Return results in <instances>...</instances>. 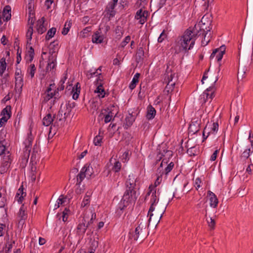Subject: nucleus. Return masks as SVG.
<instances>
[{"mask_svg": "<svg viewBox=\"0 0 253 253\" xmlns=\"http://www.w3.org/2000/svg\"><path fill=\"white\" fill-rule=\"evenodd\" d=\"M204 32V28L201 29V24L199 23L193 28H189L185 31L182 36L176 40L173 46L175 52L179 53L182 51L186 52L193 48L197 37Z\"/></svg>", "mask_w": 253, "mask_h": 253, "instance_id": "obj_1", "label": "nucleus"}, {"mask_svg": "<svg viewBox=\"0 0 253 253\" xmlns=\"http://www.w3.org/2000/svg\"><path fill=\"white\" fill-rule=\"evenodd\" d=\"M136 178L133 174H129L126 181V190L119 204V208L123 210L129 203H134L137 199L136 186Z\"/></svg>", "mask_w": 253, "mask_h": 253, "instance_id": "obj_2", "label": "nucleus"}, {"mask_svg": "<svg viewBox=\"0 0 253 253\" xmlns=\"http://www.w3.org/2000/svg\"><path fill=\"white\" fill-rule=\"evenodd\" d=\"M4 136H5V132L1 131L0 134V156H2V160L0 171L1 174L6 172L9 169L12 161L7 143L4 139Z\"/></svg>", "mask_w": 253, "mask_h": 253, "instance_id": "obj_3", "label": "nucleus"}, {"mask_svg": "<svg viewBox=\"0 0 253 253\" xmlns=\"http://www.w3.org/2000/svg\"><path fill=\"white\" fill-rule=\"evenodd\" d=\"M172 155L171 151L165 150H164L163 152H161L157 155V161H160L162 160L160 166L157 170V173L160 174V176H162L164 174L167 175L173 169L174 164L172 162H170L167 165L169 159L171 157Z\"/></svg>", "mask_w": 253, "mask_h": 253, "instance_id": "obj_4", "label": "nucleus"}, {"mask_svg": "<svg viewBox=\"0 0 253 253\" xmlns=\"http://www.w3.org/2000/svg\"><path fill=\"white\" fill-rule=\"evenodd\" d=\"M101 66H100L96 70H91L89 73L87 74L88 78H92L93 77H97L96 79V85H97L96 89L95 90L94 92L98 94V96L100 98H103L105 95V92L101 83L102 76H101Z\"/></svg>", "mask_w": 253, "mask_h": 253, "instance_id": "obj_5", "label": "nucleus"}, {"mask_svg": "<svg viewBox=\"0 0 253 253\" xmlns=\"http://www.w3.org/2000/svg\"><path fill=\"white\" fill-rule=\"evenodd\" d=\"M166 209V207L165 206L150 207L148 212V215L149 216L148 222L150 223L152 220L159 222Z\"/></svg>", "mask_w": 253, "mask_h": 253, "instance_id": "obj_6", "label": "nucleus"}, {"mask_svg": "<svg viewBox=\"0 0 253 253\" xmlns=\"http://www.w3.org/2000/svg\"><path fill=\"white\" fill-rule=\"evenodd\" d=\"M177 80V76L171 69L168 67L165 77V82L167 84L166 88L172 90Z\"/></svg>", "mask_w": 253, "mask_h": 253, "instance_id": "obj_7", "label": "nucleus"}, {"mask_svg": "<svg viewBox=\"0 0 253 253\" xmlns=\"http://www.w3.org/2000/svg\"><path fill=\"white\" fill-rule=\"evenodd\" d=\"M146 224L141 222L134 230H131L129 233V238L136 241L140 237H144L146 228Z\"/></svg>", "mask_w": 253, "mask_h": 253, "instance_id": "obj_8", "label": "nucleus"}, {"mask_svg": "<svg viewBox=\"0 0 253 253\" xmlns=\"http://www.w3.org/2000/svg\"><path fill=\"white\" fill-rule=\"evenodd\" d=\"M114 107L102 110L98 116L99 120L104 119L105 123L110 122L116 116V113L114 112Z\"/></svg>", "mask_w": 253, "mask_h": 253, "instance_id": "obj_9", "label": "nucleus"}, {"mask_svg": "<svg viewBox=\"0 0 253 253\" xmlns=\"http://www.w3.org/2000/svg\"><path fill=\"white\" fill-rule=\"evenodd\" d=\"M150 196V207L161 206L160 204H158L159 202V194L157 192V189L155 186L150 185L149 187V191L146 196V198L148 196Z\"/></svg>", "mask_w": 253, "mask_h": 253, "instance_id": "obj_10", "label": "nucleus"}, {"mask_svg": "<svg viewBox=\"0 0 253 253\" xmlns=\"http://www.w3.org/2000/svg\"><path fill=\"white\" fill-rule=\"evenodd\" d=\"M215 88L214 86H210L204 92L200 95V101L203 105L207 102L211 103L213 98L214 97V92Z\"/></svg>", "mask_w": 253, "mask_h": 253, "instance_id": "obj_11", "label": "nucleus"}, {"mask_svg": "<svg viewBox=\"0 0 253 253\" xmlns=\"http://www.w3.org/2000/svg\"><path fill=\"white\" fill-rule=\"evenodd\" d=\"M57 94H58V91L55 87V84H50L42 95L43 101L46 103L52 98L55 99Z\"/></svg>", "mask_w": 253, "mask_h": 253, "instance_id": "obj_12", "label": "nucleus"}, {"mask_svg": "<svg viewBox=\"0 0 253 253\" xmlns=\"http://www.w3.org/2000/svg\"><path fill=\"white\" fill-rule=\"evenodd\" d=\"M23 86V75L20 69H16L15 73V89L18 93H20Z\"/></svg>", "mask_w": 253, "mask_h": 253, "instance_id": "obj_13", "label": "nucleus"}, {"mask_svg": "<svg viewBox=\"0 0 253 253\" xmlns=\"http://www.w3.org/2000/svg\"><path fill=\"white\" fill-rule=\"evenodd\" d=\"M218 130V124L217 122L207 125L203 132L204 138L206 139L210 135H215Z\"/></svg>", "mask_w": 253, "mask_h": 253, "instance_id": "obj_14", "label": "nucleus"}, {"mask_svg": "<svg viewBox=\"0 0 253 253\" xmlns=\"http://www.w3.org/2000/svg\"><path fill=\"white\" fill-rule=\"evenodd\" d=\"M71 111V106L70 104H62L58 112V114L57 115V119H58L59 121H60L63 119H65L70 114Z\"/></svg>", "mask_w": 253, "mask_h": 253, "instance_id": "obj_15", "label": "nucleus"}, {"mask_svg": "<svg viewBox=\"0 0 253 253\" xmlns=\"http://www.w3.org/2000/svg\"><path fill=\"white\" fill-rule=\"evenodd\" d=\"M26 209V207L22 205L18 213V226L19 227L21 226V228L25 225V220L27 218Z\"/></svg>", "mask_w": 253, "mask_h": 253, "instance_id": "obj_16", "label": "nucleus"}, {"mask_svg": "<svg viewBox=\"0 0 253 253\" xmlns=\"http://www.w3.org/2000/svg\"><path fill=\"white\" fill-rule=\"evenodd\" d=\"M225 46H221L219 48L215 49L212 51L210 58L211 59H214L215 60L219 62L222 59L223 55L225 53Z\"/></svg>", "mask_w": 253, "mask_h": 253, "instance_id": "obj_17", "label": "nucleus"}, {"mask_svg": "<svg viewBox=\"0 0 253 253\" xmlns=\"http://www.w3.org/2000/svg\"><path fill=\"white\" fill-rule=\"evenodd\" d=\"M11 106H6L1 112L2 117L0 119V127H1L7 121L11 116Z\"/></svg>", "mask_w": 253, "mask_h": 253, "instance_id": "obj_18", "label": "nucleus"}, {"mask_svg": "<svg viewBox=\"0 0 253 253\" xmlns=\"http://www.w3.org/2000/svg\"><path fill=\"white\" fill-rule=\"evenodd\" d=\"M33 139L32 137L29 136L24 142L25 148L24 150V156L27 162L31 150Z\"/></svg>", "mask_w": 253, "mask_h": 253, "instance_id": "obj_19", "label": "nucleus"}, {"mask_svg": "<svg viewBox=\"0 0 253 253\" xmlns=\"http://www.w3.org/2000/svg\"><path fill=\"white\" fill-rule=\"evenodd\" d=\"M148 12L146 10L141 8L138 10L136 13L135 18L138 20V22L141 24H143L147 19Z\"/></svg>", "mask_w": 253, "mask_h": 253, "instance_id": "obj_20", "label": "nucleus"}, {"mask_svg": "<svg viewBox=\"0 0 253 253\" xmlns=\"http://www.w3.org/2000/svg\"><path fill=\"white\" fill-rule=\"evenodd\" d=\"M118 1V0H112L107 5L105 11L107 14L109 15V18L113 17L115 15L114 8L117 4Z\"/></svg>", "mask_w": 253, "mask_h": 253, "instance_id": "obj_21", "label": "nucleus"}, {"mask_svg": "<svg viewBox=\"0 0 253 253\" xmlns=\"http://www.w3.org/2000/svg\"><path fill=\"white\" fill-rule=\"evenodd\" d=\"M29 27L28 28L27 33H26V38H27V44H31V41L32 39V35L33 33V24L34 23V19L32 18L31 19H29Z\"/></svg>", "mask_w": 253, "mask_h": 253, "instance_id": "obj_22", "label": "nucleus"}, {"mask_svg": "<svg viewBox=\"0 0 253 253\" xmlns=\"http://www.w3.org/2000/svg\"><path fill=\"white\" fill-rule=\"evenodd\" d=\"M104 39V36L102 34L101 29L97 31L92 37V42L95 43H101Z\"/></svg>", "mask_w": 253, "mask_h": 253, "instance_id": "obj_23", "label": "nucleus"}, {"mask_svg": "<svg viewBox=\"0 0 253 253\" xmlns=\"http://www.w3.org/2000/svg\"><path fill=\"white\" fill-rule=\"evenodd\" d=\"M208 197L209 198L210 206L213 208H216L218 200L215 194L211 191H209L208 192Z\"/></svg>", "mask_w": 253, "mask_h": 253, "instance_id": "obj_24", "label": "nucleus"}, {"mask_svg": "<svg viewBox=\"0 0 253 253\" xmlns=\"http://www.w3.org/2000/svg\"><path fill=\"white\" fill-rule=\"evenodd\" d=\"M47 24H45V19L42 17L37 21V30L39 34H42L46 30Z\"/></svg>", "mask_w": 253, "mask_h": 253, "instance_id": "obj_25", "label": "nucleus"}, {"mask_svg": "<svg viewBox=\"0 0 253 253\" xmlns=\"http://www.w3.org/2000/svg\"><path fill=\"white\" fill-rule=\"evenodd\" d=\"M27 45V50L25 55V59L26 60L27 63H29L31 62V61L33 60L35 52L34 48L31 46H30V45Z\"/></svg>", "mask_w": 253, "mask_h": 253, "instance_id": "obj_26", "label": "nucleus"}, {"mask_svg": "<svg viewBox=\"0 0 253 253\" xmlns=\"http://www.w3.org/2000/svg\"><path fill=\"white\" fill-rule=\"evenodd\" d=\"M11 7L9 5L5 6L3 8L2 17L0 19H2L4 21H8L11 18Z\"/></svg>", "mask_w": 253, "mask_h": 253, "instance_id": "obj_27", "label": "nucleus"}, {"mask_svg": "<svg viewBox=\"0 0 253 253\" xmlns=\"http://www.w3.org/2000/svg\"><path fill=\"white\" fill-rule=\"evenodd\" d=\"M55 118L54 116L52 117L50 114H48L43 119V125L45 126H49L52 123L54 122L53 126L54 127L56 123V121L54 120Z\"/></svg>", "mask_w": 253, "mask_h": 253, "instance_id": "obj_28", "label": "nucleus"}, {"mask_svg": "<svg viewBox=\"0 0 253 253\" xmlns=\"http://www.w3.org/2000/svg\"><path fill=\"white\" fill-rule=\"evenodd\" d=\"M26 193L23 191V186L20 187L18 189L15 197V200L18 202V203H22L24 198L26 196Z\"/></svg>", "mask_w": 253, "mask_h": 253, "instance_id": "obj_29", "label": "nucleus"}, {"mask_svg": "<svg viewBox=\"0 0 253 253\" xmlns=\"http://www.w3.org/2000/svg\"><path fill=\"white\" fill-rule=\"evenodd\" d=\"M136 116L137 114L135 113H129L126 118L125 126H127V127L130 126L135 121Z\"/></svg>", "mask_w": 253, "mask_h": 253, "instance_id": "obj_30", "label": "nucleus"}, {"mask_svg": "<svg viewBox=\"0 0 253 253\" xmlns=\"http://www.w3.org/2000/svg\"><path fill=\"white\" fill-rule=\"evenodd\" d=\"M67 197L63 195H60L56 201V203L54 205V210H56L61 206H64L67 203Z\"/></svg>", "mask_w": 253, "mask_h": 253, "instance_id": "obj_31", "label": "nucleus"}, {"mask_svg": "<svg viewBox=\"0 0 253 253\" xmlns=\"http://www.w3.org/2000/svg\"><path fill=\"white\" fill-rule=\"evenodd\" d=\"M81 91V85L79 83L76 84L75 86L73 87L72 89L73 98L75 100L79 98V96Z\"/></svg>", "mask_w": 253, "mask_h": 253, "instance_id": "obj_32", "label": "nucleus"}, {"mask_svg": "<svg viewBox=\"0 0 253 253\" xmlns=\"http://www.w3.org/2000/svg\"><path fill=\"white\" fill-rule=\"evenodd\" d=\"M248 70V68L247 67L242 65H241L239 64V68L238 72V79L239 80L240 78L242 79L245 78V74Z\"/></svg>", "mask_w": 253, "mask_h": 253, "instance_id": "obj_33", "label": "nucleus"}, {"mask_svg": "<svg viewBox=\"0 0 253 253\" xmlns=\"http://www.w3.org/2000/svg\"><path fill=\"white\" fill-rule=\"evenodd\" d=\"M103 138V132L99 129L98 135L95 136L93 140V143L95 146H100Z\"/></svg>", "mask_w": 253, "mask_h": 253, "instance_id": "obj_34", "label": "nucleus"}, {"mask_svg": "<svg viewBox=\"0 0 253 253\" xmlns=\"http://www.w3.org/2000/svg\"><path fill=\"white\" fill-rule=\"evenodd\" d=\"M156 115V110L152 106H148L147 107V111L146 114V118L148 120L153 119Z\"/></svg>", "mask_w": 253, "mask_h": 253, "instance_id": "obj_35", "label": "nucleus"}, {"mask_svg": "<svg viewBox=\"0 0 253 253\" xmlns=\"http://www.w3.org/2000/svg\"><path fill=\"white\" fill-rule=\"evenodd\" d=\"M36 71V67L34 64H30L28 65L27 69V75L30 76L32 79Z\"/></svg>", "mask_w": 253, "mask_h": 253, "instance_id": "obj_36", "label": "nucleus"}, {"mask_svg": "<svg viewBox=\"0 0 253 253\" xmlns=\"http://www.w3.org/2000/svg\"><path fill=\"white\" fill-rule=\"evenodd\" d=\"M6 202L5 191L2 188L0 189V208L4 207Z\"/></svg>", "mask_w": 253, "mask_h": 253, "instance_id": "obj_37", "label": "nucleus"}, {"mask_svg": "<svg viewBox=\"0 0 253 253\" xmlns=\"http://www.w3.org/2000/svg\"><path fill=\"white\" fill-rule=\"evenodd\" d=\"M140 77L139 73H136L132 79V81L129 84V87L131 90L133 89L135 87L136 84L138 82V79Z\"/></svg>", "mask_w": 253, "mask_h": 253, "instance_id": "obj_38", "label": "nucleus"}, {"mask_svg": "<svg viewBox=\"0 0 253 253\" xmlns=\"http://www.w3.org/2000/svg\"><path fill=\"white\" fill-rule=\"evenodd\" d=\"M91 195V191H87L85 196L84 197V198L83 199V201L82 203L81 206L83 207H84L85 206L88 205L90 203V197Z\"/></svg>", "mask_w": 253, "mask_h": 253, "instance_id": "obj_39", "label": "nucleus"}, {"mask_svg": "<svg viewBox=\"0 0 253 253\" xmlns=\"http://www.w3.org/2000/svg\"><path fill=\"white\" fill-rule=\"evenodd\" d=\"M86 171H87V170L86 168H83L80 173L78 175L77 181L79 182L80 183L83 181L84 178L86 177L85 172H86Z\"/></svg>", "mask_w": 253, "mask_h": 253, "instance_id": "obj_40", "label": "nucleus"}, {"mask_svg": "<svg viewBox=\"0 0 253 253\" xmlns=\"http://www.w3.org/2000/svg\"><path fill=\"white\" fill-rule=\"evenodd\" d=\"M6 68V63L5 59L2 58L0 60V75L2 76Z\"/></svg>", "mask_w": 253, "mask_h": 253, "instance_id": "obj_41", "label": "nucleus"}, {"mask_svg": "<svg viewBox=\"0 0 253 253\" xmlns=\"http://www.w3.org/2000/svg\"><path fill=\"white\" fill-rule=\"evenodd\" d=\"M56 32L55 28H51L50 29L46 34L45 39L46 40H49L51 38L54 37Z\"/></svg>", "mask_w": 253, "mask_h": 253, "instance_id": "obj_42", "label": "nucleus"}, {"mask_svg": "<svg viewBox=\"0 0 253 253\" xmlns=\"http://www.w3.org/2000/svg\"><path fill=\"white\" fill-rule=\"evenodd\" d=\"M87 227V225H86L84 223H81L79 224L78 226V232L80 234H84L85 233Z\"/></svg>", "mask_w": 253, "mask_h": 253, "instance_id": "obj_43", "label": "nucleus"}, {"mask_svg": "<svg viewBox=\"0 0 253 253\" xmlns=\"http://www.w3.org/2000/svg\"><path fill=\"white\" fill-rule=\"evenodd\" d=\"M71 27V23L70 21H67L65 22L64 27L62 31V34L64 35L67 34L69 30Z\"/></svg>", "mask_w": 253, "mask_h": 253, "instance_id": "obj_44", "label": "nucleus"}, {"mask_svg": "<svg viewBox=\"0 0 253 253\" xmlns=\"http://www.w3.org/2000/svg\"><path fill=\"white\" fill-rule=\"evenodd\" d=\"M91 31V27H88L84 29L80 33V37L82 38H85L88 36L89 33Z\"/></svg>", "mask_w": 253, "mask_h": 253, "instance_id": "obj_45", "label": "nucleus"}, {"mask_svg": "<svg viewBox=\"0 0 253 253\" xmlns=\"http://www.w3.org/2000/svg\"><path fill=\"white\" fill-rule=\"evenodd\" d=\"M122 167V165L119 161H116L112 169V170L115 172H118Z\"/></svg>", "mask_w": 253, "mask_h": 253, "instance_id": "obj_46", "label": "nucleus"}, {"mask_svg": "<svg viewBox=\"0 0 253 253\" xmlns=\"http://www.w3.org/2000/svg\"><path fill=\"white\" fill-rule=\"evenodd\" d=\"M130 41V37L126 36L124 41L120 43L119 47L124 48Z\"/></svg>", "mask_w": 253, "mask_h": 253, "instance_id": "obj_47", "label": "nucleus"}, {"mask_svg": "<svg viewBox=\"0 0 253 253\" xmlns=\"http://www.w3.org/2000/svg\"><path fill=\"white\" fill-rule=\"evenodd\" d=\"M69 212V210L65 208V210L62 212V220L64 222H66L67 220L68 217V213Z\"/></svg>", "mask_w": 253, "mask_h": 253, "instance_id": "obj_48", "label": "nucleus"}, {"mask_svg": "<svg viewBox=\"0 0 253 253\" xmlns=\"http://www.w3.org/2000/svg\"><path fill=\"white\" fill-rule=\"evenodd\" d=\"M251 149L250 148H248L246 149L241 155V158L243 159H248L250 155Z\"/></svg>", "mask_w": 253, "mask_h": 253, "instance_id": "obj_49", "label": "nucleus"}, {"mask_svg": "<svg viewBox=\"0 0 253 253\" xmlns=\"http://www.w3.org/2000/svg\"><path fill=\"white\" fill-rule=\"evenodd\" d=\"M202 183V180L200 177H197L195 179L194 182V185L196 190H198V189L201 187V184Z\"/></svg>", "mask_w": 253, "mask_h": 253, "instance_id": "obj_50", "label": "nucleus"}, {"mask_svg": "<svg viewBox=\"0 0 253 253\" xmlns=\"http://www.w3.org/2000/svg\"><path fill=\"white\" fill-rule=\"evenodd\" d=\"M130 153L129 151H125L122 155V160L124 162L127 161L129 159Z\"/></svg>", "mask_w": 253, "mask_h": 253, "instance_id": "obj_51", "label": "nucleus"}, {"mask_svg": "<svg viewBox=\"0 0 253 253\" xmlns=\"http://www.w3.org/2000/svg\"><path fill=\"white\" fill-rule=\"evenodd\" d=\"M207 222L209 227L211 229H213L214 228L215 222L213 219H212L211 217H210L209 220L207 219Z\"/></svg>", "mask_w": 253, "mask_h": 253, "instance_id": "obj_52", "label": "nucleus"}, {"mask_svg": "<svg viewBox=\"0 0 253 253\" xmlns=\"http://www.w3.org/2000/svg\"><path fill=\"white\" fill-rule=\"evenodd\" d=\"M56 65V64L54 60H52L51 61H49L46 70L47 71H51L52 69H53Z\"/></svg>", "mask_w": 253, "mask_h": 253, "instance_id": "obj_53", "label": "nucleus"}, {"mask_svg": "<svg viewBox=\"0 0 253 253\" xmlns=\"http://www.w3.org/2000/svg\"><path fill=\"white\" fill-rule=\"evenodd\" d=\"M167 34L164 30L158 39V42H162L167 38Z\"/></svg>", "mask_w": 253, "mask_h": 253, "instance_id": "obj_54", "label": "nucleus"}, {"mask_svg": "<svg viewBox=\"0 0 253 253\" xmlns=\"http://www.w3.org/2000/svg\"><path fill=\"white\" fill-rule=\"evenodd\" d=\"M54 0H45L44 2V6L47 9L51 8V5L53 3Z\"/></svg>", "mask_w": 253, "mask_h": 253, "instance_id": "obj_55", "label": "nucleus"}, {"mask_svg": "<svg viewBox=\"0 0 253 253\" xmlns=\"http://www.w3.org/2000/svg\"><path fill=\"white\" fill-rule=\"evenodd\" d=\"M162 176L158 175L157 179L156 180L154 185H152L153 186H155V188H156V187L158 186L162 182Z\"/></svg>", "mask_w": 253, "mask_h": 253, "instance_id": "obj_56", "label": "nucleus"}, {"mask_svg": "<svg viewBox=\"0 0 253 253\" xmlns=\"http://www.w3.org/2000/svg\"><path fill=\"white\" fill-rule=\"evenodd\" d=\"M5 232V225L0 223V237L3 236Z\"/></svg>", "mask_w": 253, "mask_h": 253, "instance_id": "obj_57", "label": "nucleus"}, {"mask_svg": "<svg viewBox=\"0 0 253 253\" xmlns=\"http://www.w3.org/2000/svg\"><path fill=\"white\" fill-rule=\"evenodd\" d=\"M218 152H219L218 150H216L213 152V153L212 154V155L211 157V158H210L211 161H214L216 160V159L217 158V154L218 153Z\"/></svg>", "mask_w": 253, "mask_h": 253, "instance_id": "obj_58", "label": "nucleus"}, {"mask_svg": "<svg viewBox=\"0 0 253 253\" xmlns=\"http://www.w3.org/2000/svg\"><path fill=\"white\" fill-rule=\"evenodd\" d=\"M83 168H86L87 171L86 172H85V174H86V176L89 177L91 176L92 174V172L90 170V168L87 165H84V166Z\"/></svg>", "mask_w": 253, "mask_h": 253, "instance_id": "obj_59", "label": "nucleus"}, {"mask_svg": "<svg viewBox=\"0 0 253 253\" xmlns=\"http://www.w3.org/2000/svg\"><path fill=\"white\" fill-rule=\"evenodd\" d=\"M206 34H207V33H206L205 35V36H204V39L202 41V44L203 46H206V45L208 44V42H209L210 41V40H206Z\"/></svg>", "mask_w": 253, "mask_h": 253, "instance_id": "obj_60", "label": "nucleus"}, {"mask_svg": "<svg viewBox=\"0 0 253 253\" xmlns=\"http://www.w3.org/2000/svg\"><path fill=\"white\" fill-rule=\"evenodd\" d=\"M0 41L1 43L3 45H6L7 42V39H6V37L4 35H3L1 38Z\"/></svg>", "mask_w": 253, "mask_h": 253, "instance_id": "obj_61", "label": "nucleus"}, {"mask_svg": "<svg viewBox=\"0 0 253 253\" xmlns=\"http://www.w3.org/2000/svg\"><path fill=\"white\" fill-rule=\"evenodd\" d=\"M21 52H19V51L18 50L17 53V60H16L17 63L19 64L20 63V62L21 61Z\"/></svg>", "mask_w": 253, "mask_h": 253, "instance_id": "obj_62", "label": "nucleus"}, {"mask_svg": "<svg viewBox=\"0 0 253 253\" xmlns=\"http://www.w3.org/2000/svg\"><path fill=\"white\" fill-rule=\"evenodd\" d=\"M139 2L140 5L142 7H144V6L147 4L148 0H139Z\"/></svg>", "mask_w": 253, "mask_h": 253, "instance_id": "obj_63", "label": "nucleus"}, {"mask_svg": "<svg viewBox=\"0 0 253 253\" xmlns=\"http://www.w3.org/2000/svg\"><path fill=\"white\" fill-rule=\"evenodd\" d=\"M45 240L44 238L40 237L39 239V243L40 245H43L45 243Z\"/></svg>", "mask_w": 253, "mask_h": 253, "instance_id": "obj_64", "label": "nucleus"}]
</instances>
